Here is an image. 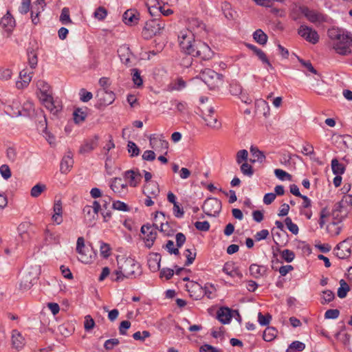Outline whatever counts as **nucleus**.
<instances>
[{
    "label": "nucleus",
    "mask_w": 352,
    "mask_h": 352,
    "mask_svg": "<svg viewBox=\"0 0 352 352\" xmlns=\"http://www.w3.org/2000/svg\"><path fill=\"white\" fill-rule=\"evenodd\" d=\"M179 47L185 54L195 57H200L204 60L211 59L214 52L206 43L195 40L189 30H184L178 35Z\"/></svg>",
    "instance_id": "obj_1"
},
{
    "label": "nucleus",
    "mask_w": 352,
    "mask_h": 352,
    "mask_svg": "<svg viewBox=\"0 0 352 352\" xmlns=\"http://www.w3.org/2000/svg\"><path fill=\"white\" fill-rule=\"evenodd\" d=\"M118 269L114 272L116 278L113 279L116 282H120L126 278H135L141 275L142 270L138 262L131 257L117 258Z\"/></svg>",
    "instance_id": "obj_2"
},
{
    "label": "nucleus",
    "mask_w": 352,
    "mask_h": 352,
    "mask_svg": "<svg viewBox=\"0 0 352 352\" xmlns=\"http://www.w3.org/2000/svg\"><path fill=\"white\" fill-rule=\"evenodd\" d=\"M39 269L35 267H27L21 275L19 288L21 290L30 289L37 281Z\"/></svg>",
    "instance_id": "obj_3"
},
{
    "label": "nucleus",
    "mask_w": 352,
    "mask_h": 352,
    "mask_svg": "<svg viewBox=\"0 0 352 352\" xmlns=\"http://www.w3.org/2000/svg\"><path fill=\"white\" fill-rule=\"evenodd\" d=\"M165 28V22L158 18H153L145 23L142 34L144 39H150L153 36L160 34Z\"/></svg>",
    "instance_id": "obj_4"
},
{
    "label": "nucleus",
    "mask_w": 352,
    "mask_h": 352,
    "mask_svg": "<svg viewBox=\"0 0 352 352\" xmlns=\"http://www.w3.org/2000/svg\"><path fill=\"white\" fill-rule=\"evenodd\" d=\"M199 78L210 89L218 88L223 82V76L211 69H205L199 74Z\"/></svg>",
    "instance_id": "obj_5"
},
{
    "label": "nucleus",
    "mask_w": 352,
    "mask_h": 352,
    "mask_svg": "<svg viewBox=\"0 0 352 352\" xmlns=\"http://www.w3.org/2000/svg\"><path fill=\"white\" fill-rule=\"evenodd\" d=\"M351 46H352V36L344 31L341 34L340 38L333 43V48L338 54L342 56L351 54Z\"/></svg>",
    "instance_id": "obj_6"
},
{
    "label": "nucleus",
    "mask_w": 352,
    "mask_h": 352,
    "mask_svg": "<svg viewBox=\"0 0 352 352\" xmlns=\"http://www.w3.org/2000/svg\"><path fill=\"white\" fill-rule=\"evenodd\" d=\"M201 208L206 215L216 217L221 210V201L217 198H208L205 200Z\"/></svg>",
    "instance_id": "obj_7"
},
{
    "label": "nucleus",
    "mask_w": 352,
    "mask_h": 352,
    "mask_svg": "<svg viewBox=\"0 0 352 352\" xmlns=\"http://www.w3.org/2000/svg\"><path fill=\"white\" fill-rule=\"evenodd\" d=\"M352 238L346 239L339 243L334 248L335 255L340 259L348 258L351 254Z\"/></svg>",
    "instance_id": "obj_8"
},
{
    "label": "nucleus",
    "mask_w": 352,
    "mask_h": 352,
    "mask_svg": "<svg viewBox=\"0 0 352 352\" xmlns=\"http://www.w3.org/2000/svg\"><path fill=\"white\" fill-rule=\"evenodd\" d=\"M298 34L311 44H316L319 41L320 36L317 31L308 25H301L298 29Z\"/></svg>",
    "instance_id": "obj_9"
},
{
    "label": "nucleus",
    "mask_w": 352,
    "mask_h": 352,
    "mask_svg": "<svg viewBox=\"0 0 352 352\" xmlns=\"http://www.w3.org/2000/svg\"><path fill=\"white\" fill-rule=\"evenodd\" d=\"M300 10L302 14L312 23H322L327 21V16L318 11L310 10L307 7H302Z\"/></svg>",
    "instance_id": "obj_10"
},
{
    "label": "nucleus",
    "mask_w": 352,
    "mask_h": 352,
    "mask_svg": "<svg viewBox=\"0 0 352 352\" xmlns=\"http://www.w3.org/2000/svg\"><path fill=\"white\" fill-rule=\"evenodd\" d=\"M101 205L97 201H94L92 206L87 205L83 208L84 218L87 223L91 224L98 217Z\"/></svg>",
    "instance_id": "obj_11"
},
{
    "label": "nucleus",
    "mask_w": 352,
    "mask_h": 352,
    "mask_svg": "<svg viewBox=\"0 0 352 352\" xmlns=\"http://www.w3.org/2000/svg\"><path fill=\"white\" fill-rule=\"evenodd\" d=\"M141 233L144 235L143 240L145 242V245L148 248H151L156 239L157 232V228L153 227L147 223L143 225L141 228Z\"/></svg>",
    "instance_id": "obj_12"
},
{
    "label": "nucleus",
    "mask_w": 352,
    "mask_h": 352,
    "mask_svg": "<svg viewBox=\"0 0 352 352\" xmlns=\"http://www.w3.org/2000/svg\"><path fill=\"white\" fill-rule=\"evenodd\" d=\"M149 144L152 148L160 151L165 150V154H167L168 142L164 140V137L162 134L158 136H156L155 134L151 135L149 137Z\"/></svg>",
    "instance_id": "obj_13"
},
{
    "label": "nucleus",
    "mask_w": 352,
    "mask_h": 352,
    "mask_svg": "<svg viewBox=\"0 0 352 352\" xmlns=\"http://www.w3.org/2000/svg\"><path fill=\"white\" fill-rule=\"evenodd\" d=\"M85 239L82 236H80L77 239L76 243V252L80 255L79 261L84 263H90L92 262L93 258L96 257V253H94V257L90 254L87 255L85 252Z\"/></svg>",
    "instance_id": "obj_14"
},
{
    "label": "nucleus",
    "mask_w": 352,
    "mask_h": 352,
    "mask_svg": "<svg viewBox=\"0 0 352 352\" xmlns=\"http://www.w3.org/2000/svg\"><path fill=\"white\" fill-rule=\"evenodd\" d=\"M214 109L212 107L207 109L205 111H202V118L206 122L207 126L218 129L221 127V124L218 121L217 118L213 116Z\"/></svg>",
    "instance_id": "obj_15"
},
{
    "label": "nucleus",
    "mask_w": 352,
    "mask_h": 352,
    "mask_svg": "<svg viewBox=\"0 0 352 352\" xmlns=\"http://www.w3.org/2000/svg\"><path fill=\"white\" fill-rule=\"evenodd\" d=\"M186 287L190 297L194 300H200L204 296V288L199 283L191 282Z\"/></svg>",
    "instance_id": "obj_16"
},
{
    "label": "nucleus",
    "mask_w": 352,
    "mask_h": 352,
    "mask_svg": "<svg viewBox=\"0 0 352 352\" xmlns=\"http://www.w3.org/2000/svg\"><path fill=\"white\" fill-rule=\"evenodd\" d=\"M99 136L95 135L93 138L85 140L79 148V153L85 154L91 152L98 145Z\"/></svg>",
    "instance_id": "obj_17"
},
{
    "label": "nucleus",
    "mask_w": 352,
    "mask_h": 352,
    "mask_svg": "<svg viewBox=\"0 0 352 352\" xmlns=\"http://www.w3.org/2000/svg\"><path fill=\"white\" fill-rule=\"evenodd\" d=\"M43 103L45 107L53 114H56L62 109V106L59 101L54 100L50 95H46L43 99Z\"/></svg>",
    "instance_id": "obj_18"
},
{
    "label": "nucleus",
    "mask_w": 352,
    "mask_h": 352,
    "mask_svg": "<svg viewBox=\"0 0 352 352\" xmlns=\"http://www.w3.org/2000/svg\"><path fill=\"white\" fill-rule=\"evenodd\" d=\"M140 14L136 10L129 9L123 14V21L128 25H133L138 23Z\"/></svg>",
    "instance_id": "obj_19"
},
{
    "label": "nucleus",
    "mask_w": 352,
    "mask_h": 352,
    "mask_svg": "<svg viewBox=\"0 0 352 352\" xmlns=\"http://www.w3.org/2000/svg\"><path fill=\"white\" fill-rule=\"evenodd\" d=\"M74 164L73 153L72 151H68L60 162V172L62 173H68Z\"/></svg>",
    "instance_id": "obj_20"
},
{
    "label": "nucleus",
    "mask_w": 352,
    "mask_h": 352,
    "mask_svg": "<svg viewBox=\"0 0 352 352\" xmlns=\"http://www.w3.org/2000/svg\"><path fill=\"white\" fill-rule=\"evenodd\" d=\"M110 188L115 193L121 195L126 191L127 185L123 182L120 177H115L111 179Z\"/></svg>",
    "instance_id": "obj_21"
},
{
    "label": "nucleus",
    "mask_w": 352,
    "mask_h": 352,
    "mask_svg": "<svg viewBox=\"0 0 352 352\" xmlns=\"http://www.w3.org/2000/svg\"><path fill=\"white\" fill-rule=\"evenodd\" d=\"M99 97V100L102 104L104 105H109L111 104L115 100V94L113 91H109L103 88L100 90L97 94Z\"/></svg>",
    "instance_id": "obj_22"
},
{
    "label": "nucleus",
    "mask_w": 352,
    "mask_h": 352,
    "mask_svg": "<svg viewBox=\"0 0 352 352\" xmlns=\"http://www.w3.org/2000/svg\"><path fill=\"white\" fill-rule=\"evenodd\" d=\"M21 80L16 82L17 89H21L28 87L32 78V72L28 73L26 69H23L19 73Z\"/></svg>",
    "instance_id": "obj_23"
},
{
    "label": "nucleus",
    "mask_w": 352,
    "mask_h": 352,
    "mask_svg": "<svg viewBox=\"0 0 352 352\" xmlns=\"http://www.w3.org/2000/svg\"><path fill=\"white\" fill-rule=\"evenodd\" d=\"M143 193L146 196H153L156 197L160 194L159 185L156 182H150L144 186Z\"/></svg>",
    "instance_id": "obj_24"
},
{
    "label": "nucleus",
    "mask_w": 352,
    "mask_h": 352,
    "mask_svg": "<svg viewBox=\"0 0 352 352\" xmlns=\"http://www.w3.org/2000/svg\"><path fill=\"white\" fill-rule=\"evenodd\" d=\"M0 25L5 28L6 31L10 32L15 26V20L10 11L4 15L0 20Z\"/></svg>",
    "instance_id": "obj_25"
},
{
    "label": "nucleus",
    "mask_w": 352,
    "mask_h": 352,
    "mask_svg": "<svg viewBox=\"0 0 352 352\" xmlns=\"http://www.w3.org/2000/svg\"><path fill=\"white\" fill-rule=\"evenodd\" d=\"M124 177L125 179L129 180V185L133 187L136 186L140 183L142 178V175L138 171L135 172L133 170L125 171Z\"/></svg>",
    "instance_id": "obj_26"
},
{
    "label": "nucleus",
    "mask_w": 352,
    "mask_h": 352,
    "mask_svg": "<svg viewBox=\"0 0 352 352\" xmlns=\"http://www.w3.org/2000/svg\"><path fill=\"white\" fill-rule=\"evenodd\" d=\"M118 54L122 63L126 65L131 63V52L126 45L120 46L118 50Z\"/></svg>",
    "instance_id": "obj_27"
},
{
    "label": "nucleus",
    "mask_w": 352,
    "mask_h": 352,
    "mask_svg": "<svg viewBox=\"0 0 352 352\" xmlns=\"http://www.w3.org/2000/svg\"><path fill=\"white\" fill-rule=\"evenodd\" d=\"M217 317L221 323L228 324L232 318L231 309L228 307H221L217 311Z\"/></svg>",
    "instance_id": "obj_28"
},
{
    "label": "nucleus",
    "mask_w": 352,
    "mask_h": 352,
    "mask_svg": "<svg viewBox=\"0 0 352 352\" xmlns=\"http://www.w3.org/2000/svg\"><path fill=\"white\" fill-rule=\"evenodd\" d=\"M165 219V214L163 212H156L154 220L155 223H154L152 226L153 227L157 228V230H159L160 232H164L166 230L164 228L165 226H167L168 228L169 227L168 225V221L164 223L163 221Z\"/></svg>",
    "instance_id": "obj_29"
},
{
    "label": "nucleus",
    "mask_w": 352,
    "mask_h": 352,
    "mask_svg": "<svg viewBox=\"0 0 352 352\" xmlns=\"http://www.w3.org/2000/svg\"><path fill=\"white\" fill-rule=\"evenodd\" d=\"M246 46L250 49L251 50H252L254 54L258 57V58L264 63H266L267 64V65L271 68V69H273V67L272 65V64L270 63V62L269 61L268 58H267L266 56V54L264 53V52L263 50H261V49L258 48L257 47H256L255 45H252V44H246Z\"/></svg>",
    "instance_id": "obj_30"
},
{
    "label": "nucleus",
    "mask_w": 352,
    "mask_h": 352,
    "mask_svg": "<svg viewBox=\"0 0 352 352\" xmlns=\"http://www.w3.org/2000/svg\"><path fill=\"white\" fill-rule=\"evenodd\" d=\"M223 272L231 277L237 276L241 278L243 276L241 272L238 268L234 267L232 263H226L223 267Z\"/></svg>",
    "instance_id": "obj_31"
},
{
    "label": "nucleus",
    "mask_w": 352,
    "mask_h": 352,
    "mask_svg": "<svg viewBox=\"0 0 352 352\" xmlns=\"http://www.w3.org/2000/svg\"><path fill=\"white\" fill-rule=\"evenodd\" d=\"M12 343L13 347L16 349H21L25 344V339L19 331L13 330L12 335Z\"/></svg>",
    "instance_id": "obj_32"
},
{
    "label": "nucleus",
    "mask_w": 352,
    "mask_h": 352,
    "mask_svg": "<svg viewBox=\"0 0 352 352\" xmlns=\"http://www.w3.org/2000/svg\"><path fill=\"white\" fill-rule=\"evenodd\" d=\"M348 210H343V208H338L337 203L334 205L333 209L331 212L332 221H339L342 223L344 217L346 216Z\"/></svg>",
    "instance_id": "obj_33"
},
{
    "label": "nucleus",
    "mask_w": 352,
    "mask_h": 352,
    "mask_svg": "<svg viewBox=\"0 0 352 352\" xmlns=\"http://www.w3.org/2000/svg\"><path fill=\"white\" fill-rule=\"evenodd\" d=\"M250 151L251 154L255 157L254 160H251V162L252 163H254L255 162H258L259 163H263L265 160V155L264 153L261 151H260L258 147L254 146H251L250 148Z\"/></svg>",
    "instance_id": "obj_34"
},
{
    "label": "nucleus",
    "mask_w": 352,
    "mask_h": 352,
    "mask_svg": "<svg viewBox=\"0 0 352 352\" xmlns=\"http://www.w3.org/2000/svg\"><path fill=\"white\" fill-rule=\"evenodd\" d=\"M38 129L42 130L43 133L46 135V140L49 142L50 144H53L54 143L55 138L54 136L47 131V120L45 117H43V120H41L38 125Z\"/></svg>",
    "instance_id": "obj_35"
},
{
    "label": "nucleus",
    "mask_w": 352,
    "mask_h": 352,
    "mask_svg": "<svg viewBox=\"0 0 352 352\" xmlns=\"http://www.w3.org/2000/svg\"><path fill=\"white\" fill-rule=\"evenodd\" d=\"M342 228V225L339 221H331L327 226V231L331 236L338 235Z\"/></svg>",
    "instance_id": "obj_36"
},
{
    "label": "nucleus",
    "mask_w": 352,
    "mask_h": 352,
    "mask_svg": "<svg viewBox=\"0 0 352 352\" xmlns=\"http://www.w3.org/2000/svg\"><path fill=\"white\" fill-rule=\"evenodd\" d=\"M28 64L31 69H35L38 64V56L35 50L29 47L27 50Z\"/></svg>",
    "instance_id": "obj_37"
},
{
    "label": "nucleus",
    "mask_w": 352,
    "mask_h": 352,
    "mask_svg": "<svg viewBox=\"0 0 352 352\" xmlns=\"http://www.w3.org/2000/svg\"><path fill=\"white\" fill-rule=\"evenodd\" d=\"M265 271V267L262 265H258L254 263L250 266V274L255 278H258L263 276Z\"/></svg>",
    "instance_id": "obj_38"
},
{
    "label": "nucleus",
    "mask_w": 352,
    "mask_h": 352,
    "mask_svg": "<svg viewBox=\"0 0 352 352\" xmlns=\"http://www.w3.org/2000/svg\"><path fill=\"white\" fill-rule=\"evenodd\" d=\"M267 38V34L261 29H258L253 33V38L260 45H265Z\"/></svg>",
    "instance_id": "obj_39"
},
{
    "label": "nucleus",
    "mask_w": 352,
    "mask_h": 352,
    "mask_svg": "<svg viewBox=\"0 0 352 352\" xmlns=\"http://www.w3.org/2000/svg\"><path fill=\"white\" fill-rule=\"evenodd\" d=\"M331 169L334 175H342L344 173L345 166L334 158L331 160Z\"/></svg>",
    "instance_id": "obj_40"
},
{
    "label": "nucleus",
    "mask_w": 352,
    "mask_h": 352,
    "mask_svg": "<svg viewBox=\"0 0 352 352\" xmlns=\"http://www.w3.org/2000/svg\"><path fill=\"white\" fill-rule=\"evenodd\" d=\"M277 333V330L276 328L272 327H268L265 329V330L263 332V338L266 342H270L273 340Z\"/></svg>",
    "instance_id": "obj_41"
},
{
    "label": "nucleus",
    "mask_w": 352,
    "mask_h": 352,
    "mask_svg": "<svg viewBox=\"0 0 352 352\" xmlns=\"http://www.w3.org/2000/svg\"><path fill=\"white\" fill-rule=\"evenodd\" d=\"M160 257L158 254H155V258H150L148 260V265L150 270L153 272H157L160 268Z\"/></svg>",
    "instance_id": "obj_42"
},
{
    "label": "nucleus",
    "mask_w": 352,
    "mask_h": 352,
    "mask_svg": "<svg viewBox=\"0 0 352 352\" xmlns=\"http://www.w3.org/2000/svg\"><path fill=\"white\" fill-rule=\"evenodd\" d=\"M350 206L352 208V196L347 195H344L342 199L337 203V208L347 210V207Z\"/></svg>",
    "instance_id": "obj_43"
},
{
    "label": "nucleus",
    "mask_w": 352,
    "mask_h": 352,
    "mask_svg": "<svg viewBox=\"0 0 352 352\" xmlns=\"http://www.w3.org/2000/svg\"><path fill=\"white\" fill-rule=\"evenodd\" d=\"M45 239L49 243H58L60 236L54 232H51L49 229L45 230Z\"/></svg>",
    "instance_id": "obj_44"
},
{
    "label": "nucleus",
    "mask_w": 352,
    "mask_h": 352,
    "mask_svg": "<svg viewBox=\"0 0 352 352\" xmlns=\"http://www.w3.org/2000/svg\"><path fill=\"white\" fill-rule=\"evenodd\" d=\"M340 287L338 289V296L340 298H344L346 296L347 292L350 290V287L343 279L340 280Z\"/></svg>",
    "instance_id": "obj_45"
},
{
    "label": "nucleus",
    "mask_w": 352,
    "mask_h": 352,
    "mask_svg": "<svg viewBox=\"0 0 352 352\" xmlns=\"http://www.w3.org/2000/svg\"><path fill=\"white\" fill-rule=\"evenodd\" d=\"M74 122L77 124L82 122L86 117L87 113L80 108H77L73 113Z\"/></svg>",
    "instance_id": "obj_46"
},
{
    "label": "nucleus",
    "mask_w": 352,
    "mask_h": 352,
    "mask_svg": "<svg viewBox=\"0 0 352 352\" xmlns=\"http://www.w3.org/2000/svg\"><path fill=\"white\" fill-rule=\"evenodd\" d=\"M145 5L148 8L149 14L153 16L158 10L159 2L157 0H145Z\"/></svg>",
    "instance_id": "obj_47"
},
{
    "label": "nucleus",
    "mask_w": 352,
    "mask_h": 352,
    "mask_svg": "<svg viewBox=\"0 0 352 352\" xmlns=\"http://www.w3.org/2000/svg\"><path fill=\"white\" fill-rule=\"evenodd\" d=\"M230 92L233 96L241 95L242 94V87L241 84L236 80H232L230 83Z\"/></svg>",
    "instance_id": "obj_48"
},
{
    "label": "nucleus",
    "mask_w": 352,
    "mask_h": 352,
    "mask_svg": "<svg viewBox=\"0 0 352 352\" xmlns=\"http://www.w3.org/2000/svg\"><path fill=\"white\" fill-rule=\"evenodd\" d=\"M343 32L344 30L342 29L332 28L328 30L327 34L329 38L334 42L340 38V35Z\"/></svg>",
    "instance_id": "obj_49"
},
{
    "label": "nucleus",
    "mask_w": 352,
    "mask_h": 352,
    "mask_svg": "<svg viewBox=\"0 0 352 352\" xmlns=\"http://www.w3.org/2000/svg\"><path fill=\"white\" fill-rule=\"evenodd\" d=\"M45 189L46 186L45 184H37L32 188L30 195L33 197H38Z\"/></svg>",
    "instance_id": "obj_50"
},
{
    "label": "nucleus",
    "mask_w": 352,
    "mask_h": 352,
    "mask_svg": "<svg viewBox=\"0 0 352 352\" xmlns=\"http://www.w3.org/2000/svg\"><path fill=\"white\" fill-rule=\"evenodd\" d=\"M133 81L134 84L138 87H140L143 84V80L140 75V72L138 69L134 68L132 69Z\"/></svg>",
    "instance_id": "obj_51"
},
{
    "label": "nucleus",
    "mask_w": 352,
    "mask_h": 352,
    "mask_svg": "<svg viewBox=\"0 0 352 352\" xmlns=\"http://www.w3.org/2000/svg\"><path fill=\"white\" fill-rule=\"evenodd\" d=\"M322 294H323V296L322 297V300H321V304H322V305H325V304H327V303L331 302L335 298L334 293L332 291L329 290V289L323 291Z\"/></svg>",
    "instance_id": "obj_52"
},
{
    "label": "nucleus",
    "mask_w": 352,
    "mask_h": 352,
    "mask_svg": "<svg viewBox=\"0 0 352 352\" xmlns=\"http://www.w3.org/2000/svg\"><path fill=\"white\" fill-rule=\"evenodd\" d=\"M60 21L63 24H68L72 23V20L69 16V10L68 8H63L61 11L60 16Z\"/></svg>",
    "instance_id": "obj_53"
},
{
    "label": "nucleus",
    "mask_w": 352,
    "mask_h": 352,
    "mask_svg": "<svg viewBox=\"0 0 352 352\" xmlns=\"http://www.w3.org/2000/svg\"><path fill=\"white\" fill-rule=\"evenodd\" d=\"M185 256L186 257V261L185 262L186 266H189L191 265L194 261L195 260L197 252L195 250L193 252L190 249H186L185 250Z\"/></svg>",
    "instance_id": "obj_54"
},
{
    "label": "nucleus",
    "mask_w": 352,
    "mask_h": 352,
    "mask_svg": "<svg viewBox=\"0 0 352 352\" xmlns=\"http://www.w3.org/2000/svg\"><path fill=\"white\" fill-rule=\"evenodd\" d=\"M127 148L128 152L130 153L131 157H135L139 155L140 148L133 142L129 141Z\"/></svg>",
    "instance_id": "obj_55"
},
{
    "label": "nucleus",
    "mask_w": 352,
    "mask_h": 352,
    "mask_svg": "<svg viewBox=\"0 0 352 352\" xmlns=\"http://www.w3.org/2000/svg\"><path fill=\"white\" fill-rule=\"evenodd\" d=\"M272 320V316L270 314L263 315L261 312L258 314V322L261 326H267Z\"/></svg>",
    "instance_id": "obj_56"
},
{
    "label": "nucleus",
    "mask_w": 352,
    "mask_h": 352,
    "mask_svg": "<svg viewBox=\"0 0 352 352\" xmlns=\"http://www.w3.org/2000/svg\"><path fill=\"white\" fill-rule=\"evenodd\" d=\"M100 255L104 258H108L111 254V248L108 243L101 242L100 246Z\"/></svg>",
    "instance_id": "obj_57"
},
{
    "label": "nucleus",
    "mask_w": 352,
    "mask_h": 352,
    "mask_svg": "<svg viewBox=\"0 0 352 352\" xmlns=\"http://www.w3.org/2000/svg\"><path fill=\"white\" fill-rule=\"evenodd\" d=\"M285 223L287 226L288 230L294 234L298 233V227L296 224L294 223L289 217H287L285 219Z\"/></svg>",
    "instance_id": "obj_58"
},
{
    "label": "nucleus",
    "mask_w": 352,
    "mask_h": 352,
    "mask_svg": "<svg viewBox=\"0 0 352 352\" xmlns=\"http://www.w3.org/2000/svg\"><path fill=\"white\" fill-rule=\"evenodd\" d=\"M241 171L244 175L251 177L254 174L253 167L247 162H244L241 166Z\"/></svg>",
    "instance_id": "obj_59"
},
{
    "label": "nucleus",
    "mask_w": 352,
    "mask_h": 352,
    "mask_svg": "<svg viewBox=\"0 0 352 352\" xmlns=\"http://www.w3.org/2000/svg\"><path fill=\"white\" fill-rule=\"evenodd\" d=\"M112 208L114 210L124 211V212H128L130 210V208L128 206V205L122 201H113V203L112 204Z\"/></svg>",
    "instance_id": "obj_60"
},
{
    "label": "nucleus",
    "mask_w": 352,
    "mask_h": 352,
    "mask_svg": "<svg viewBox=\"0 0 352 352\" xmlns=\"http://www.w3.org/2000/svg\"><path fill=\"white\" fill-rule=\"evenodd\" d=\"M281 257L286 262L290 263L295 258V254L293 251L286 249L281 252Z\"/></svg>",
    "instance_id": "obj_61"
},
{
    "label": "nucleus",
    "mask_w": 352,
    "mask_h": 352,
    "mask_svg": "<svg viewBox=\"0 0 352 352\" xmlns=\"http://www.w3.org/2000/svg\"><path fill=\"white\" fill-rule=\"evenodd\" d=\"M95 326V321L90 315H87L85 317L84 328L86 331H89L94 329Z\"/></svg>",
    "instance_id": "obj_62"
},
{
    "label": "nucleus",
    "mask_w": 352,
    "mask_h": 352,
    "mask_svg": "<svg viewBox=\"0 0 352 352\" xmlns=\"http://www.w3.org/2000/svg\"><path fill=\"white\" fill-rule=\"evenodd\" d=\"M94 17L100 21L103 20L107 15V10L102 6L98 8L94 12Z\"/></svg>",
    "instance_id": "obj_63"
},
{
    "label": "nucleus",
    "mask_w": 352,
    "mask_h": 352,
    "mask_svg": "<svg viewBox=\"0 0 352 352\" xmlns=\"http://www.w3.org/2000/svg\"><path fill=\"white\" fill-rule=\"evenodd\" d=\"M248 157V152L245 149H242L236 153V163L240 164L243 162V161H246Z\"/></svg>",
    "instance_id": "obj_64"
}]
</instances>
